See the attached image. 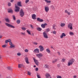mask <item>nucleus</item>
I'll use <instances>...</instances> for the list:
<instances>
[{
	"label": "nucleus",
	"mask_w": 78,
	"mask_h": 78,
	"mask_svg": "<svg viewBox=\"0 0 78 78\" xmlns=\"http://www.w3.org/2000/svg\"><path fill=\"white\" fill-rule=\"evenodd\" d=\"M37 78H41L39 74H37Z\"/></svg>",
	"instance_id": "obj_40"
},
{
	"label": "nucleus",
	"mask_w": 78,
	"mask_h": 78,
	"mask_svg": "<svg viewBox=\"0 0 78 78\" xmlns=\"http://www.w3.org/2000/svg\"><path fill=\"white\" fill-rule=\"evenodd\" d=\"M73 25V24L72 23H70L68 24V27L69 28L70 30H73V27H72Z\"/></svg>",
	"instance_id": "obj_6"
},
{
	"label": "nucleus",
	"mask_w": 78,
	"mask_h": 78,
	"mask_svg": "<svg viewBox=\"0 0 78 78\" xmlns=\"http://www.w3.org/2000/svg\"><path fill=\"white\" fill-rule=\"evenodd\" d=\"M1 23V21H0V23Z\"/></svg>",
	"instance_id": "obj_64"
},
{
	"label": "nucleus",
	"mask_w": 78,
	"mask_h": 78,
	"mask_svg": "<svg viewBox=\"0 0 78 78\" xmlns=\"http://www.w3.org/2000/svg\"><path fill=\"white\" fill-rule=\"evenodd\" d=\"M34 45H37V43L36 42H34Z\"/></svg>",
	"instance_id": "obj_51"
},
{
	"label": "nucleus",
	"mask_w": 78,
	"mask_h": 78,
	"mask_svg": "<svg viewBox=\"0 0 78 78\" xmlns=\"http://www.w3.org/2000/svg\"><path fill=\"white\" fill-rule=\"evenodd\" d=\"M17 55L18 56H20V53H18L17 54Z\"/></svg>",
	"instance_id": "obj_56"
},
{
	"label": "nucleus",
	"mask_w": 78,
	"mask_h": 78,
	"mask_svg": "<svg viewBox=\"0 0 78 78\" xmlns=\"http://www.w3.org/2000/svg\"><path fill=\"white\" fill-rule=\"evenodd\" d=\"M15 7L16 9H15V12H19L20 10V8L16 4L15 5Z\"/></svg>",
	"instance_id": "obj_5"
},
{
	"label": "nucleus",
	"mask_w": 78,
	"mask_h": 78,
	"mask_svg": "<svg viewBox=\"0 0 78 78\" xmlns=\"http://www.w3.org/2000/svg\"><path fill=\"white\" fill-rule=\"evenodd\" d=\"M36 56L39 58H40V57H42L43 56V55L42 54L40 53L39 54H36Z\"/></svg>",
	"instance_id": "obj_12"
},
{
	"label": "nucleus",
	"mask_w": 78,
	"mask_h": 78,
	"mask_svg": "<svg viewBox=\"0 0 78 78\" xmlns=\"http://www.w3.org/2000/svg\"><path fill=\"white\" fill-rule=\"evenodd\" d=\"M10 2L12 3L14 2V0H10Z\"/></svg>",
	"instance_id": "obj_53"
},
{
	"label": "nucleus",
	"mask_w": 78,
	"mask_h": 78,
	"mask_svg": "<svg viewBox=\"0 0 78 78\" xmlns=\"http://www.w3.org/2000/svg\"><path fill=\"white\" fill-rule=\"evenodd\" d=\"M36 15H35V14H33L32 16V19L34 20L36 19Z\"/></svg>",
	"instance_id": "obj_16"
},
{
	"label": "nucleus",
	"mask_w": 78,
	"mask_h": 78,
	"mask_svg": "<svg viewBox=\"0 0 78 78\" xmlns=\"http://www.w3.org/2000/svg\"><path fill=\"white\" fill-rule=\"evenodd\" d=\"M76 77H77V76L76 75H75L73 76V78H76Z\"/></svg>",
	"instance_id": "obj_50"
},
{
	"label": "nucleus",
	"mask_w": 78,
	"mask_h": 78,
	"mask_svg": "<svg viewBox=\"0 0 78 78\" xmlns=\"http://www.w3.org/2000/svg\"><path fill=\"white\" fill-rule=\"evenodd\" d=\"M49 11V7H45V11L46 12H48Z\"/></svg>",
	"instance_id": "obj_11"
},
{
	"label": "nucleus",
	"mask_w": 78,
	"mask_h": 78,
	"mask_svg": "<svg viewBox=\"0 0 78 78\" xmlns=\"http://www.w3.org/2000/svg\"><path fill=\"white\" fill-rule=\"evenodd\" d=\"M46 32H48V31H50V29L48 28L46 30Z\"/></svg>",
	"instance_id": "obj_34"
},
{
	"label": "nucleus",
	"mask_w": 78,
	"mask_h": 78,
	"mask_svg": "<svg viewBox=\"0 0 78 78\" xmlns=\"http://www.w3.org/2000/svg\"><path fill=\"white\" fill-rule=\"evenodd\" d=\"M5 20L6 22H9V20L8 18L5 19Z\"/></svg>",
	"instance_id": "obj_25"
},
{
	"label": "nucleus",
	"mask_w": 78,
	"mask_h": 78,
	"mask_svg": "<svg viewBox=\"0 0 78 78\" xmlns=\"http://www.w3.org/2000/svg\"><path fill=\"white\" fill-rule=\"evenodd\" d=\"M16 23H17V24H19V23H20V20H17L16 21Z\"/></svg>",
	"instance_id": "obj_30"
},
{
	"label": "nucleus",
	"mask_w": 78,
	"mask_h": 78,
	"mask_svg": "<svg viewBox=\"0 0 78 78\" xmlns=\"http://www.w3.org/2000/svg\"><path fill=\"white\" fill-rule=\"evenodd\" d=\"M52 33L54 34H56V31H55V30L53 31Z\"/></svg>",
	"instance_id": "obj_43"
},
{
	"label": "nucleus",
	"mask_w": 78,
	"mask_h": 78,
	"mask_svg": "<svg viewBox=\"0 0 78 78\" xmlns=\"http://www.w3.org/2000/svg\"><path fill=\"white\" fill-rule=\"evenodd\" d=\"M17 5H18V6H20V2H17Z\"/></svg>",
	"instance_id": "obj_46"
},
{
	"label": "nucleus",
	"mask_w": 78,
	"mask_h": 78,
	"mask_svg": "<svg viewBox=\"0 0 78 78\" xmlns=\"http://www.w3.org/2000/svg\"><path fill=\"white\" fill-rule=\"evenodd\" d=\"M7 46L6 45H2V47H3V48H5V47H6Z\"/></svg>",
	"instance_id": "obj_37"
},
{
	"label": "nucleus",
	"mask_w": 78,
	"mask_h": 78,
	"mask_svg": "<svg viewBox=\"0 0 78 78\" xmlns=\"http://www.w3.org/2000/svg\"><path fill=\"white\" fill-rule=\"evenodd\" d=\"M45 77L46 78H49L50 77V78H51V76L49 73H46L45 74Z\"/></svg>",
	"instance_id": "obj_9"
},
{
	"label": "nucleus",
	"mask_w": 78,
	"mask_h": 78,
	"mask_svg": "<svg viewBox=\"0 0 78 78\" xmlns=\"http://www.w3.org/2000/svg\"><path fill=\"white\" fill-rule=\"evenodd\" d=\"M34 67H36V66H35V65H34Z\"/></svg>",
	"instance_id": "obj_62"
},
{
	"label": "nucleus",
	"mask_w": 78,
	"mask_h": 78,
	"mask_svg": "<svg viewBox=\"0 0 78 78\" xmlns=\"http://www.w3.org/2000/svg\"><path fill=\"white\" fill-rule=\"evenodd\" d=\"M44 25L45 26H46V25H47V23H45L44 24Z\"/></svg>",
	"instance_id": "obj_55"
},
{
	"label": "nucleus",
	"mask_w": 78,
	"mask_h": 78,
	"mask_svg": "<svg viewBox=\"0 0 78 78\" xmlns=\"http://www.w3.org/2000/svg\"><path fill=\"white\" fill-rule=\"evenodd\" d=\"M66 61V59H65L63 58L62 60V62H64V61Z\"/></svg>",
	"instance_id": "obj_48"
},
{
	"label": "nucleus",
	"mask_w": 78,
	"mask_h": 78,
	"mask_svg": "<svg viewBox=\"0 0 78 78\" xmlns=\"http://www.w3.org/2000/svg\"><path fill=\"white\" fill-rule=\"evenodd\" d=\"M25 14V13L23 11V9H21L20 11V15L21 17H23Z\"/></svg>",
	"instance_id": "obj_3"
},
{
	"label": "nucleus",
	"mask_w": 78,
	"mask_h": 78,
	"mask_svg": "<svg viewBox=\"0 0 78 78\" xmlns=\"http://www.w3.org/2000/svg\"><path fill=\"white\" fill-rule=\"evenodd\" d=\"M46 2V3H51V1H48V0H44Z\"/></svg>",
	"instance_id": "obj_24"
},
{
	"label": "nucleus",
	"mask_w": 78,
	"mask_h": 78,
	"mask_svg": "<svg viewBox=\"0 0 78 78\" xmlns=\"http://www.w3.org/2000/svg\"><path fill=\"white\" fill-rule=\"evenodd\" d=\"M34 52L37 53H39V49H35L34 50Z\"/></svg>",
	"instance_id": "obj_15"
},
{
	"label": "nucleus",
	"mask_w": 78,
	"mask_h": 78,
	"mask_svg": "<svg viewBox=\"0 0 78 78\" xmlns=\"http://www.w3.org/2000/svg\"><path fill=\"white\" fill-rule=\"evenodd\" d=\"M65 12L67 13L68 15H69V16L70 15V12H68V11L67 10H65Z\"/></svg>",
	"instance_id": "obj_18"
},
{
	"label": "nucleus",
	"mask_w": 78,
	"mask_h": 78,
	"mask_svg": "<svg viewBox=\"0 0 78 78\" xmlns=\"http://www.w3.org/2000/svg\"><path fill=\"white\" fill-rule=\"evenodd\" d=\"M8 6H11V3L10 2H9L8 5Z\"/></svg>",
	"instance_id": "obj_36"
},
{
	"label": "nucleus",
	"mask_w": 78,
	"mask_h": 78,
	"mask_svg": "<svg viewBox=\"0 0 78 78\" xmlns=\"http://www.w3.org/2000/svg\"><path fill=\"white\" fill-rule=\"evenodd\" d=\"M21 29L23 30L24 31H25V30H26V28L25 27H22L21 28Z\"/></svg>",
	"instance_id": "obj_35"
},
{
	"label": "nucleus",
	"mask_w": 78,
	"mask_h": 78,
	"mask_svg": "<svg viewBox=\"0 0 78 78\" xmlns=\"http://www.w3.org/2000/svg\"><path fill=\"white\" fill-rule=\"evenodd\" d=\"M5 25H6V26L8 27H9V28H15V27L7 23H5Z\"/></svg>",
	"instance_id": "obj_4"
},
{
	"label": "nucleus",
	"mask_w": 78,
	"mask_h": 78,
	"mask_svg": "<svg viewBox=\"0 0 78 78\" xmlns=\"http://www.w3.org/2000/svg\"><path fill=\"white\" fill-rule=\"evenodd\" d=\"M11 68L10 67H8V69H11Z\"/></svg>",
	"instance_id": "obj_58"
},
{
	"label": "nucleus",
	"mask_w": 78,
	"mask_h": 78,
	"mask_svg": "<svg viewBox=\"0 0 78 78\" xmlns=\"http://www.w3.org/2000/svg\"><path fill=\"white\" fill-rule=\"evenodd\" d=\"M69 34L70 35H74V33L72 31L69 32Z\"/></svg>",
	"instance_id": "obj_23"
},
{
	"label": "nucleus",
	"mask_w": 78,
	"mask_h": 78,
	"mask_svg": "<svg viewBox=\"0 0 78 78\" xmlns=\"http://www.w3.org/2000/svg\"><path fill=\"white\" fill-rule=\"evenodd\" d=\"M12 17L13 19V20H16V17H15L14 15L12 16Z\"/></svg>",
	"instance_id": "obj_42"
},
{
	"label": "nucleus",
	"mask_w": 78,
	"mask_h": 78,
	"mask_svg": "<svg viewBox=\"0 0 78 78\" xmlns=\"http://www.w3.org/2000/svg\"><path fill=\"white\" fill-rule=\"evenodd\" d=\"M25 59L26 62L28 64H30V62H29L28 61V58L27 57H26Z\"/></svg>",
	"instance_id": "obj_14"
},
{
	"label": "nucleus",
	"mask_w": 78,
	"mask_h": 78,
	"mask_svg": "<svg viewBox=\"0 0 78 78\" xmlns=\"http://www.w3.org/2000/svg\"><path fill=\"white\" fill-rule=\"evenodd\" d=\"M12 10L11 9H9L8 11V12H9L10 13H12Z\"/></svg>",
	"instance_id": "obj_22"
},
{
	"label": "nucleus",
	"mask_w": 78,
	"mask_h": 78,
	"mask_svg": "<svg viewBox=\"0 0 78 78\" xmlns=\"http://www.w3.org/2000/svg\"><path fill=\"white\" fill-rule=\"evenodd\" d=\"M38 47L40 49H44V47L40 45Z\"/></svg>",
	"instance_id": "obj_21"
},
{
	"label": "nucleus",
	"mask_w": 78,
	"mask_h": 78,
	"mask_svg": "<svg viewBox=\"0 0 78 78\" xmlns=\"http://www.w3.org/2000/svg\"><path fill=\"white\" fill-rule=\"evenodd\" d=\"M21 34H22V35H23V36H25V32L24 33L23 32H21Z\"/></svg>",
	"instance_id": "obj_39"
},
{
	"label": "nucleus",
	"mask_w": 78,
	"mask_h": 78,
	"mask_svg": "<svg viewBox=\"0 0 78 78\" xmlns=\"http://www.w3.org/2000/svg\"><path fill=\"white\" fill-rule=\"evenodd\" d=\"M57 78H62V76H58L57 77Z\"/></svg>",
	"instance_id": "obj_44"
},
{
	"label": "nucleus",
	"mask_w": 78,
	"mask_h": 78,
	"mask_svg": "<svg viewBox=\"0 0 78 78\" xmlns=\"http://www.w3.org/2000/svg\"><path fill=\"white\" fill-rule=\"evenodd\" d=\"M0 77H1V74H0Z\"/></svg>",
	"instance_id": "obj_63"
},
{
	"label": "nucleus",
	"mask_w": 78,
	"mask_h": 78,
	"mask_svg": "<svg viewBox=\"0 0 78 78\" xmlns=\"http://www.w3.org/2000/svg\"><path fill=\"white\" fill-rule=\"evenodd\" d=\"M18 68H20V64H18Z\"/></svg>",
	"instance_id": "obj_60"
},
{
	"label": "nucleus",
	"mask_w": 78,
	"mask_h": 78,
	"mask_svg": "<svg viewBox=\"0 0 78 78\" xmlns=\"http://www.w3.org/2000/svg\"><path fill=\"white\" fill-rule=\"evenodd\" d=\"M40 50L41 51H43V50H44V49H40Z\"/></svg>",
	"instance_id": "obj_57"
},
{
	"label": "nucleus",
	"mask_w": 78,
	"mask_h": 78,
	"mask_svg": "<svg viewBox=\"0 0 78 78\" xmlns=\"http://www.w3.org/2000/svg\"><path fill=\"white\" fill-rule=\"evenodd\" d=\"M20 6L21 7H22V4H21V2H20Z\"/></svg>",
	"instance_id": "obj_52"
},
{
	"label": "nucleus",
	"mask_w": 78,
	"mask_h": 78,
	"mask_svg": "<svg viewBox=\"0 0 78 78\" xmlns=\"http://www.w3.org/2000/svg\"><path fill=\"white\" fill-rule=\"evenodd\" d=\"M2 37V36L0 35V39H1Z\"/></svg>",
	"instance_id": "obj_59"
},
{
	"label": "nucleus",
	"mask_w": 78,
	"mask_h": 78,
	"mask_svg": "<svg viewBox=\"0 0 78 78\" xmlns=\"http://www.w3.org/2000/svg\"><path fill=\"white\" fill-rule=\"evenodd\" d=\"M74 61H75V60L74 59H71L69 61L68 63V66H70V65H72L73 63L74 62Z\"/></svg>",
	"instance_id": "obj_2"
},
{
	"label": "nucleus",
	"mask_w": 78,
	"mask_h": 78,
	"mask_svg": "<svg viewBox=\"0 0 78 78\" xmlns=\"http://www.w3.org/2000/svg\"><path fill=\"white\" fill-rule=\"evenodd\" d=\"M43 36L44 37V38H46V39H47V38H48V36H47V33H46L45 31H44L43 33Z\"/></svg>",
	"instance_id": "obj_7"
},
{
	"label": "nucleus",
	"mask_w": 78,
	"mask_h": 78,
	"mask_svg": "<svg viewBox=\"0 0 78 78\" xmlns=\"http://www.w3.org/2000/svg\"><path fill=\"white\" fill-rule=\"evenodd\" d=\"M51 48H53V47H52V46H51Z\"/></svg>",
	"instance_id": "obj_61"
},
{
	"label": "nucleus",
	"mask_w": 78,
	"mask_h": 78,
	"mask_svg": "<svg viewBox=\"0 0 78 78\" xmlns=\"http://www.w3.org/2000/svg\"><path fill=\"white\" fill-rule=\"evenodd\" d=\"M38 70H39V69H38V68H37L35 69V71H36V72H37V71H38Z\"/></svg>",
	"instance_id": "obj_45"
},
{
	"label": "nucleus",
	"mask_w": 78,
	"mask_h": 78,
	"mask_svg": "<svg viewBox=\"0 0 78 78\" xmlns=\"http://www.w3.org/2000/svg\"><path fill=\"white\" fill-rule=\"evenodd\" d=\"M37 6H35L33 8V9L34 11H36L37 9Z\"/></svg>",
	"instance_id": "obj_26"
},
{
	"label": "nucleus",
	"mask_w": 78,
	"mask_h": 78,
	"mask_svg": "<svg viewBox=\"0 0 78 78\" xmlns=\"http://www.w3.org/2000/svg\"><path fill=\"white\" fill-rule=\"evenodd\" d=\"M31 73L29 71L27 72V75H31Z\"/></svg>",
	"instance_id": "obj_38"
},
{
	"label": "nucleus",
	"mask_w": 78,
	"mask_h": 78,
	"mask_svg": "<svg viewBox=\"0 0 78 78\" xmlns=\"http://www.w3.org/2000/svg\"><path fill=\"white\" fill-rule=\"evenodd\" d=\"M51 8L52 9H55V8L54 6H53V5L51 6Z\"/></svg>",
	"instance_id": "obj_31"
},
{
	"label": "nucleus",
	"mask_w": 78,
	"mask_h": 78,
	"mask_svg": "<svg viewBox=\"0 0 78 78\" xmlns=\"http://www.w3.org/2000/svg\"><path fill=\"white\" fill-rule=\"evenodd\" d=\"M37 30L39 31H41L42 30V28L41 27H37Z\"/></svg>",
	"instance_id": "obj_19"
},
{
	"label": "nucleus",
	"mask_w": 78,
	"mask_h": 78,
	"mask_svg": "<svg viewBox=\"0 0 78 78\" xmlns=\"http://www.w3.org/2000/svg\"><path fill=\"white\" fill-rule=\"evenodd\" d=\"M46 51L47 53H50V49H47Z\"/></svg>",
	"instance_id": "obj_29"
},
{
	"label": "nucleus",
	"mask_w": 78,
	"mask_h": 78,
	"mask_svg": "<svg viewBox=\"0 0 78 78\" xmlns=\"http://www.w3.org/2000/svg\"><path fill=\"white\" fill-rule=\"evenodd\" d=\"M44 67L46 69H48V65L45 64Z\"/></svg>",
	"instance_id": "obj_20"
},
{
	"label": "nucleus",
	"mask_w": 78,
	"mask_h": 78,
	"mask_svg": "<svg viewBox=\"0 0 78 78\" xmlns=\"http://www.w3.org/2000/svg\"><path fill=\"white\" fill-rule=\"evenodd\" d=\"M29 0H25V3H28V2H29Z\"/></svg>",
	"instance_id": "obj_41"
},
{
	"label": "nucleus",
	"mask_w": 78,
	"mask_h": 78,
	"mask_svg": "<svg viewBox=\"0 0 78 78\" xmlns=\"http://www.w3.org/2000/svg\"><path fill=\"white\" fill-rule=\"evenodd\" d=\"M58 55H60V52H58Z\"/></svg>",
	"instance_id": "obj_54"
},
{
	"label": "nucleus",
	"mask_w": 78,
	"mask_h": 78,
	"mask_svg": "<svg viewBox=\"0 0 78 78\" xmlns=\"http://www.w3.org/2000/svg\"><path fill=\"white\" fill-rule=\"evenodd\" d=\"M26 31H27V33H28V34H30L31 35V33H30V32L28 30H27Z\"/></svg>",
	"instance_id": "obj_33"
},
{
	"label": "nucleus",
	"mask_w": 78,
	"mask_h": 78,
	"mask_svg": "<svg viewBox=\"0 0 78 78\" xmlns=\"http://www.w3.org/2000/svg\"><path fill=\"white\" fill-rule=\"evenodd\" d=\"M55 27H56V25H55V24H53V29H54V30H56Z\"/></svg>",
	"instance_id": "obj_32"
},
{
	"label": "nucleus",
	"mask_w": 78,
	"mask_h": 78,
	"mask_svg": "<svg viewBox=\"0 0 78 78\" xmlns=\"http://www.w3.org/2000/svg\"><path fill=\"white\" fill-rule=\"evenodd\" d=\"M8 42H9V45H10V48H15V45L14 44H12V42L11 41V40L9 39L5 41V43H6V44H7Z\"/></svg>",
	"instance_id": "obj_1"
},
{
	"label": "nucleus",
	"mask_w": 78,
	"mask_h": 78,
	"mask_svg": "<svg viewBox=\"0 0 78 78\" xmlns=\"http://www.w3.org/2000/svg\"><path fill=\"white\" fill-rule=\"evenodd\" d=\"M41 27L42 28H45V26L44 24H42L41 25Z\"/></svg>",
	"instance_id": "obj_28"
},
{
	"label": "nucleus",
	"mask_w": 78,
	"mask_h": 78,
	"mask_svg": "<svg viewBox=\"0 0 78 78\" xmlns=\"http://www.w3.org/2000/svg\"><path fill=\"white\" fill-rule=\"evenodd\" d=\"M66 35L64 33H62L60 36L61 39H62L63 37H66Z\"/></svg>",
	"instance_id": "obj_10"
},
{
	"label": "nucleus",
	"mask_w": 78,
	"mask_h": 78,
	"mask_svg": "<svg viewBox=\"0 0 78 78\" xmlns=\"http://www.w3.org/2000/svg\"><path fill=\"white\" fill-rule=\"evenodd\" d=\"M30 27H31V28H32V29H34V28H33V25H30Z\"/></svg>",
	"instance_id": "obj_49"
},
{
	"label": "nucleus",
	"mask_w": 78,
	"mask_h": 78,
	"mask_svg": "<svg viewBox=\"0 0 78 78\" xmlns=\"http://www.w3.org/2000/svg\"><path fill=\"white\" fill-rule=\"evenodd\" d=\"M66 24L64 23H61L60 24V26L61 27H64L65 25Z\"/></svg>",
	"instance_id": "obj_17"
},
{
	"label": "nucleus",
	"mask_w": 78,
	"mask_h": 78,
	"mask_svg": "<svg viewBox=\"0 0 78 78\" xmlns=\"http://www.w3.org/2000/svg\"><path fill=\"white\" fill-rule=\"evenodd\" d=\"M34 62H35L36 65H37V66H39V62H38V61L37 60H36L35 58H33Z\"/></svg>",
	"instance_id": "obj_8"
},
{
	"label": "nucleus",
	"mask_w": 78,
	"mask_h": 78,
	"mask_svg": "<svg viewBox=\"0 0 78 78\" xmlns=\"http://www.w3.org/2000/svg\"><path fill=\"white\" fill-rule=\"evenodd\" d=\"M57 61V59H55V60H52V63H55V62H56Z\"/></svg>",
	"instance_id": "obj_27"
},
{
	"label": "nucleus",
	"mask_w": 78,
	"mask_h": 78,
	"mask_svg": "<svg viewBox=\"0 0 78 78\" xmlns=\"http://www.w3.org/2000/svg\"><path fill=\"white\" fill-rule=\"evenodd\" d=\"M37 21H39L40 22H44V20L42 19H40L39 18H37Z\"/></svg>",
	"instance_id": "obj_13"
},
{
	"label": "nucleus",
	"mask_w": 78,
	"mask_h": 78,
	"mask_svg": "<svg viewBox=\"0 0 78 78\" xmlns=\"http://www.w3.org/2000/svg\"><path fill=\"white\" fill-rule=\"evenodd\" d=\"M25 52H28V49H25Z\"/></svg>",
	"instance_id": "obj_47"
}]
</instances>
